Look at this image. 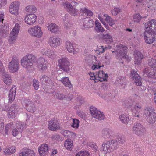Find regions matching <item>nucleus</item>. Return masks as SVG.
<instances>
[{
  "label": "nucleus",
  "instance_id": "8",
  "mask_svg": "<svg viewBox=\"0 0 156 156\" xmlns=\"http://www.w3.org/2000/svg\"><path fill=\"white\" fill-rule=\"evenodd\" d=\"M20 67L19 61L16 58H12L11 61L8 64V69L9 71L12 73L17 72Z\"/></svg>",
  "mask_w": 156,
  "mask_h": 156
},
{
  "label": "nucleus",
  "instance_id": "38",
  "mask_svg": "<svg viewBox=\"0 0 156 156\" xmlns=\"http://www.w3.org/2000/svg\"><path fill=\"white\" fill-rule=\"evenodd\" d=\"M101 38L105 41L107 44H111L113 41L112 37L108 34H103Z\"/></svg>",
  "mask_w": 156,
  "mask_h": 156
},
{
  "label": "nucleus",
  "instance_id": "61",
  "mask_svg": "<svg viewBox=\"0 0 156 156\" xmlns=\"http://www.w3.org/2000/svg\"><path fill=\"white\" fill-rule=\"evenodd\" d=\"M56 96L58 99L60 100H62L65 98L64 95L62 94L57 93Z\"/></svg>",
  "mask_w": 156,
  "mask_h": 156
},
{
  "label": "nucleus",
  "instance_id": "37",
  "mask_svg": "<svg viewBox=\"0 0 156 156\" xmlns=\"http://www.w3.org/2000/svg\"><path fill=\"white\" fill-rule=\"evenodd\" d=\"M64 146L66 149L71 150L73 147V142L71 139H67L65 141Z\"/></svg>",
  "mask_w": 156,
  "mask_h": 156
},
{
  "label": "nucleus",
  "instance_id": "24",
  "mask_svg": "<svg viewBox=\"0 0 156 156\" xmlns=\"http://www.w3.org/2000/svg\"><path fill=\"white\" fill-rule=\"evenodd\" d=\"M156 23V20H152L149 21L145 23L144 26V29L145 30V31H148L151 32H153V29L152 28V27L154 28L153 27L154 23Z\"/></svg>",
  "mask_w": 156,
  "mask_h": 156
},
{
  "label": "nucleus",
  "instance_id": "59",
  "mask_svg": "<svg viewBox=\"0 0 156 156\" xmlns=\"http://www.w3.org/2000/svg\"><path fill=\"white\" fill-rule=\"evenodd\" d=\"M89 74L90 76V79L94 80L95 82H98V81H97V74L96 75H95L94 73H93L91 72L89 73Z\"/></svg>",
  "mask_w": 156,
  "mask_h": 156
},
{
  "label": "nucleus",
  "instance_id": "22",
  "mask_svg": "<svg viewBox=\"0 0 156 156\" xmlns=\"http://www.w3.org/2000/svg\"><path fill=\"white\" fill-rule=\"evenodd\" d=\"M82 21L83 23V26L85 28L92 27L94 24L93 20L90 18H85L83 19Z\"/></svg>",
  "mask_w": 156,
  "mask_h": 156
},
{
  "label": "nucleus",
  "instance_id": "6",
  "mask_svg": "<svg viewBox=\"0 0 156 156\" xmlns=\"http://www.w3.org/2000/svg\"><path fill=\"white\" fill-rule=\"evenodd\" d=\"M70 62L67 57L62 58L58 60V66L60 69L64 71L69 72L70 69Z\"/></svg>",
  "mask_w": 156,
  "mask_h": 156
},
{
  "label": "nucleus",
  "instance_id": "12",
  "mask_svg": "<svg viewBox=\"0 0 156 156\" xmlns=\"http://www.w3.org/2000/svg\"><path fill=\"white\" fill-rule=\"evenodd\" d=\"M48 43L51 48H56L60 46L61 39L58 37L53 36L48 38Z\"/></svg>",
  "mask_w": 156,
  "mask_h": 156
},
{
  "label": "nucleus",
  "instance_id": "53",
  "mask_svg": "<svg viewBox=\"0 0 156 156\" xmlns=\"http://www.w3.org/2000/svg\"><path fill=\"white\" fill-rule=\"evenodd\" d=\"M90 154L87 151H81L76 153L75 156H90Z\"/></svg>",
  "mask_w": 156,
  "mask_h": 156
},
{
  "label": "nucleus",
  "instance_id": "25",
  "mask_svg": "<svg viewBox=\"0 0 156 156\" xmlns=\"http://www.w3.org/2000/svg\"><path fill=\"white\" fill-rule=\"evenodd\" d=\"M21 64L22 67L28 71L30 70L33 67V63H31L26 61L23 58L21 60Z\"/></svg>",
  "mask_w": 156,
  "mask_h": 156
},
{
  "label": "nucleus",
  "instance_id": "52",
  "mask_svg": "<svg viewBox=\"0 0 156 156\" xmlns=\"http://www.w3.org/2000/svg\"><path fill=\"white\" fill-rule=\"evenodd\" d=\"M40 81L43 83L49 84L51 82V79L45 75H44L41 78Z\"/></svg>",
  "mask_w": 156,
  "mask_h": 156
},
{
  "label": "nucleus",
  "instance_id": "20",
  "mask_svg": "<svg viewBox=\"0 0 156 156\" xmlns=\"http://www.w3.org/2000/svg\"><path fill=\"white\" fill-rule=\"evenodd\" d=\"M102 136L105 139H108L115 137V133L112 129L108 128H104L102 131Z\"/></svg>",
  "mask_w": 156,
  "mask_h": 156
},
{
  "label": "nucleus",
  "instance_id": "26",
  "mask_svg": "<svg viewBox=\"0 0 156 156\" xmlns=\"http://www.w3.org/2000/svg\"><path fill=\"white\" fill-rule=\"evenodd\" d=\"M33 151L27 148L22 149L19 153V156H33Z\"/></svg>",
  "mask_w": 156,
  "mask_h": 156
},
{
  "label": "nucleus",
  "instance_id": "2",
  "mask_svg": "<svg viewBox=\"0 0 156 156\" xmlns=\"http://www.w3.org/2000/svg\"><path fill=\"white\" fill-rule=\"evenodd\" d=\"M119 147L117 141L115 140H111L103 142L101 147V151L105 153H110Z\"/></svg>",
  "mask_w": 156,
  "mask_h": 156
},
{
  "label": "nucleus",
  "instance_id": "62",
  "mask_svg": "<svg viewBox=\"0 0 156 156\" xmlns=\"http://www.w3.org/2000/svg\"><path fill=\"white\" fill-rule=\"evenodd\" d=\"M5 69L2 61L0 60V72H4Z\"/></svg>",
  "mask_w": 156,
  "mask_h": 156
},
{
  "label": "nucleus",
  "instance_id": "30",
  "mask_svg": "<svg viewBox=\"0 0 156 156\" xmlns=\"http://www.w3.org/2000/svg\"><path fill=\"white\" fill-rule=\"evenodd\" d=\"M48 150V145L46 144H42L38 148L39 153L41 156L46 155Z\"/></svg>",
  "mask_w": 156,
  "mask_h": 156
},
{
  "label": "nucleus",
  "instance_id": "4",
  "mask_svg": "<svg viewBox=\"0 0 156 156\" xmlns=\"http://www.w3.org/2000/svg\"><path fill=\"white\" fill-rule=\"evenodd\" d=\"M28 33L31 36L40 38L43 35V33L41 27L38 25L32 26L28 29Z\"/></svg>",
  "mask_w": 156,
  "mask_h": 156
},
{
  "label": "nucleus",
  "instance_id": "40",
  "mask_svg": "<svg viewBox=\"0 0 156 156\" xmlns=\"http://www.w3.org/2000/svg\"><path fill=\"white\" fill-rule=\"evenodd\" d=\"M48 30L53 33H56L58 31L59 27L55 23H51L48 27Z\"/></svg>",
  "mask_w": 156,
  "mask_h": 156
},
{
  "label": "nucleus",
  "instance_id": "17",
  "mask_svg": "<svg viewBox=\"0 0 156 156\" xmlns=\"http://www.w3.org/2000/svg\"><path fill=\"white\" fill-rule=\"evenodd\" d=\"M20 3L19 1L12 2L10 4L9 8V11L10 13L15 16L17 15L19 9Z\"/></svg>",
  "mask_w": 156,
  "mask_h": 156
},
{
  "label": "nucleus",
  "instance_id": "57",
  "mask_svg": "<svg viewBox=\"0 0 156 156\" xmlns=\"http://www.w3.org/2000/svg\"><path fill=\"white\" fill-rule=\"evenodd\" d=\"M39 82L35 79H34L33 81V86L34 88L36 90H37L39 87Z\"/></svg>",
  "mask_w": 156,
  "mask_h": 156
},
{
  "label": "nucleus",
  "instance_id": "50",
  "mask_svg": "<svg viewBox=\"0 0 156 156\" xmlns=\"http://www.w3.org/2000/svg\"><path fill=\"white\" fill-rule=\"evenodd\" d=\"M36 10V8L34 5H28L26 7V11L28 13H35Z\"/></svg>",
  "mask_w": 156,
  "mask_h": 156
},
{
  "label": "nucleus",
  "instance_id": "56",
  "mask_svg": "<svg viewBox=\"0 0 156 156\" xmlns=\"http://www.w3.org/2000/svg\"><path fill=\"white\" fill-rule=\"evenodd\" d=\"M9 30V27L5 25H1L0 27V32L6 33Z\"/></svg>",
  "mask_w": 156,
  "mask_h": 156
},
{
  "label": "nucleus",
  "instance_id": "1",
  "mask_svg": "<svg viewBox=\"0 0 156 156\" xmlns=\"http://www.w3.org/2000/svg\"><path fill=\"white\" fill-rule=\"evenodd\" d=\"M148 64L151 68L149 69L145 68L143 72L144 75L149 78L156 79V59L149 58L148 60Z\"/></svg>",
  "mask_w": 156,
  "mask_h": 156
},
{
  "label": "nucleus",
  "instance_id": "41",
  "mask_svg": "<svg viewBox=\"0 0 156 156\" xmlns=\"http://www.w3.org/2000/svg\"><path fill=\"white\" fill-rule=\"evenodd\" d=\"M13 106H11L9 108L7 113V115L9 118L13 119L17 116V112H13V109H14Z\"/></svg>",
  "mask_w": 156,
  "mask_h": 156
},
{
  "label": "nucleus",
  "instance_id": "64",
  "mask_svg": "<svg viewBox=\"0 0 156 156\" xmlns=\"http://www.w3.org/2000/svg\"><path fill=\"white\" fill-rule=\"evenodd\" d=\"M39 43L38 42L35 41L32 44V46L34 48H36L39 46Z\"/></svg>",
  "mask_w": 156,
  "mask_h": 156
},
{
  "label": "nucleus",
  "instance_id": "34",
  "mask_svg": "<svg viewBox=\"0 0 156 156\" xmlns=\"http://www.w3.org/2000/svg\"><path fill=\"white\" fill-rule=\"evenodd\" d=\"M60 81L65 87H68L69 89L72 88L73 86L68 77H63Z\"/></svg>",
  "mask_w": 156,
  "mask_h": 156
},
{
  "label": "nucleus",
  "instance_id": "43",
  "mask_svg": "<svg viewBox=\"0 0 156 156\" xmlns=\"http://www.w3.org/2000/svg\"><path fill=\"white\" fill-rule=\"evenodd\" d=\"M80 12L81 15H83L85 13L88 16H91L93 14V12L91 10H89L86 8H81Z\"/></svg>",
  "mask_w": 156,
  "mask_h": 156
},
{
  "label": "nucleus",
  "instance_id": "11",
  "mask_svg": "<svg viewBox=\"0 0 156 156\" xmlns=\"http://www.w3.org/2000/svg\"><path fill=\"white\" fill-rule=\"evenodd\" d=\"M116 48V52L118 53V55H119L121 59H128L129 57L126 55L127 48L126 46L119 44L117 46Z\"/></svg>",
  "mask_w": 156,
  "mask_h": 156
},
{
  "label": "nucleus",
  "instance_id": "14",
  "mask_svg": "<svg viewBox=\"0 0 156 156\" xmlns=\"http://www.w3.org/2000/svg\"><path fill=\"white\" fill-rule=\"evenodd\" d=\"M48 129L52 131H56L60 129L58 121L55 119H52L48 122Z\"/></svg>",
  "mask_w": 156,
  "mask_h": 156
},
{
  "label": "nucleus",
  "instance_id": "15",
  "mask_svg": "<svg viewBox=\"0 0 156 156\" xmlns=\"http://www.w3.org/2000/svg\"><path fill=\"white\" fill-rule=\"evenodd\" d=\"M22 105L26 110L30 112L34 113L36 110L35 105L30 100L25 99L22 102Z\"/></svg>",
  "mask_w": 156,
  "mask_h": 156
},
{
  "label": "nucleus",
  "instance_id": "46",
  "mask_svg": "<svg viewBox=\"0 0 156 156\" xmlns=\"http://www.w3.org/2000/svg\"><path fill=\"white\" fill-rule=\"evenodd\" d=\"M144 18L139 13L135 14L133 15L132 21L134 23H138L141 21L142 18Z\"/></svg>",
  "mask_w": 156,
  "mask_h": 156
},
{
  "label": "nucleus",
  "instance_id": "36",
  "mask_svg": "<svg viewBox=\"0 0 156 156\" xmlns=\"http://www.w3.org/2000/svg\"><path fill=\"white\" fill-rule=\"evenodd\" d=\"M103 16L105 17V21L111 27H112L115 24L116 22L117 21L116 20H113L111 16L106 14H105L103 15Z\"/></svg>",
  "mask_w": 156,
  "mask_h": 156
},
{
  "label": "nucleus",
  "instance_id": "18",
  "mask_svg": "<svg viewBox=\"0 0 156 156\" xmlns=\"http://www.w3.org/2000/svg\"><path fill=\"white\" fill-rule=\"evenodd\" d=\"M48 66V62L44 58L40 57L37 61V67L42 70H45Z\"/></svg>",
  "mask_w": 156,
  "mask_h": 156
},
{
  "label": "nucleus",
  "instance_id": "63",
  "mask_svg": "<svg viewBox=\"0 0 156 156\" xmlns=\"http://www.w3.org/2000/svg\"><path fill=\"white\" fill-rule=\"evenodd\" d=\"M78 114L82 118H84L86 116V114L83 112L81 111L78 112Z\"/></svg>",
  "mask_w": 156,
  "mask_h": 156
},
{
  "label": "nucleus",
  "instance_id": "49",
  "mask_svg": "<svg viewBox=\"0 0 156 156\" xmlns=\"http://www.w3.org/2000/svg\"><path fill=\"white\" fill-rule=\"evenodd\" d=\"M103 66V65H101L99 61L95 60L91 68L93 70H96Z\"/></svg>",
  "mask_w": 156,
  "mask_h": 156
},
{
  "label": "nucleus",
  "instance_id": "5",
  "mask_svg": "<svg viewBox=\"0 0 156 156\" xmlns=\"http://www.w3.org/2000/svg\"><path fill=\"white\" fill-rule=\"evenodd\" d=\"M77 4V3L75 2H72L71 3L68 2L63 3V6L64 8L66 9L68 12L74 16L77 15L78 14V10L75 7V6H76Z\"/></svg>",
  "mask_w": 156,
  "mask_h": 156
},
{
  "label": "nucleus",
  "instance_id": "29",
  "mask_svg": "<svg viewBox=\"0 0 156 156\" xmlns=\"http://www.w3.org/2000/svg\"><path fill=\"white\" fill-rule=\"evenodd\" d=\"M135 55V64L137 65L140 64L141 62V60L143 58V55L139 51H136L134 54Z\"/></svg>",
  "mask_w": 156,
  "mask_h": 156
},
{
  "label": "nucleus",
  "instance_id": "7",
  "mask_svg": "<svg viewBox=\"0 0 156 156\" xmlns=\"http://www.w3.org/2000/svg\"><path fill=\"white\" fill-rule=\"evenodd\" d=\"M20 25L18 23H16L14 27L10 32L8 42L11 44H13L17 39L20 30Z\"/></svg>",
  "mask_w": 156,
  "mask_h": 156
},
{
  "label": "nucleus",
  "instance_id": "47",
  "mask_svg": "<svg viewBox=\"0 0 156 156\" xmlns=\"http://www.w3.org/2000/svg\"><path fill=\"white\" fill-rule=\"evenodd\" d=\"M95 26L96 27L95 30L97 32H103L104 31V29L101 26L98 20H97L95 21Z\"/></svg>",
  "mask_w": 156,
  "mask_h": 156
},
{
  "label": "nucleus",
  "instance_id": "54",
  "mask_svg": "<svg viewBox=\"0 0 156 156\" xmlns=\"http://www.w3.org/2000/svg\"><path fill=\"white\" fill-rule=\"evenodd\" d=\"M72 119L73 121L71 124V126L75 129L78 128L79 127V121L76 119Z\"/></svg>",
  "mask_w": 156,
  "mask_h": 156
},
{
  "label": "nucleus",
  "instance_id": "39",
  "mask_svg": "<svg viewBox=\"0 0 156 156\" xmlns=\"http://www.w3.org/2000/svg\"><path fill=\"white\" fill-rule=\"evenodd\" d=\"M61 133L62 135L66 137L72 138L76 136V134L74 133L69 130H65L62 131Z\"/></svg>",
  "mask_w": 156,
  "mask_h": 156
},
{
  "label": "nucleus",
  "instance_id": "33",
  "mask_svg": "<svg viewBox=\"0 0 156 156\" xmlns=\"http://www.w3.org/2000/svg\"><path fill=\"white\" fill-rule=\"evenodd\" d=\"M16 151V147L12 146L4 149L3 152L5 155H9L15 153Z\"/></svg>",
  "mask_w": 156,
  "mask_h": 156
},
{
  "label": "nucleus",
  "instance_id": "45",
  "mask_svg": "<svg viewBox=\"0 0 156 156\" xmlns=\"http://www.w3.org/2000/svg\"><path fill=\"white\" fill-rule=\"evenodd\" d=\"M16 126L19 130L21 133L23 130L25 129L26 124L22 122L19 121L17 122L16 123Z\"/></svg>",
  "mask_w": 156,
  "mask_h": 156
},
{
  "label": "nucleus",
  "instance_id": "35",
  "mask_svg": "<svg viewBox=\"0 0 156 156\" xmlns=\"http://www.w3.org/2000/svg\"><path fill=\"white\" fill-rule=\"evenodd\" d=\"M26 61H27L31 63H33L36 60V58L35 56L32 54H29L23 58Z\"/></svg>",
  "mask_w": 156,
  "mask_h": 156
},
{
  "label": "nucleus",
  "instance_id": "10",
  "mask_svg": "<svg viewBox=\"0 0 156 156\" xmlns=\"http://www.w3.org/2000/svg\"><path fill=\"white\" fill-rule=\"evenodd\" d=\"M132 131L133 133L138 136H141L146 132L145 129L143 125L138 123L134 124L132 127Z\"/></svg>",
  "mask_w": 156,
  "mask_h": 156
},
{
  "label": "nucleus",
  "instance_id": "32",
  "mask_svg": "<svg viewBox=\"0 0 156 156\" xmlns=\"http://www.w3.org/2000/svg\"><path fill=\"white\" fill-rule=\"evenodd\" d=\"M2 77L4 83L8 86H10L12 83V80L10 75L7 73L3 74Z\"/></svg>",
  "mask_w": 156,
  "mask_h": 156
},
{
  "label": "nucleus",
  "instance_id": "21",
  "mask_svg": "<svg viewBox=\"0 0 156 156\" xmlns=\"http://www.w3.org/2000/svg\"><path fill=\"white\" fill-rule=\"evenodd\" d=\"M131 76L137 86L141 85V79L139 75L134 70L131 71Z\"/></svg>",
  "mask_w": 156,
  "mask_h": 156
},
{
  "label": "nucleus",
  "instance_id": "58",
  "mask_svg": "<svg viewBox=\"0 0 156 156\" xmlns=\"http://www.w3.org/2000/svg\"><path fill=\"white\" fill-rule=\"evenodd\" d=\"M11 106H13L14 109H13V112H14L15 111L17 112V115L19 114V111L20 110L19 107L16 104H14L12 105Z\"/></svg>",
  "mask_w": 156,
  "mask_h": 156
},
{
  "label": "nucleus",
  "instance_id": "44",
  "mask_svg": "<svg viewBox=\"0 0 156 156\" xmlns=\"http://www.w3.org/2000/svg\"><path fill=\"white\" fill-rule=\"evenodd\" d=\"M120 120L125 124H127L130 121V119L128 115L122 114L119 116Z\"/></svg>",
  "mask_w": 156,
  "mask_h": 156
},
{
  "label": "nucleus",
  "instance_id": "27",
  "mask_svg": "<svg viewBox=\"0 0 156 156\" xmlns=\"http://www.w3.org/2000/svg\"><path fill=\"white\" fill-rule=\"evenodd\" d=\"M97 81L99 80L101 82L107 81V78L108 77V74L105 73L102 70L99 71L97 74Z\"/></svg>",
  "mask_w": 156,
  "mask_h": 156
},
{
  "label": "nucleus",
  "instance_id": "13",
  "mask_svg": "<svg viewBox=\"0 0 156 156\" xmlns=\"http://www.w3.org/2000/svg\"><path fill=\"white\" fill-rule=\"evenodd\" d=\"M90 113L93 117L99 120H103L105 119V116L102 112L93 107H90Z\"/></svg>",
  "mask_w": 156,
  "mask_h": 156
},
{
  "label": "nucleus",
  "instance_id": "42",
  "mask_svg": "<svg viewBox=\"0 0 156 156\" xmlns=\"http://www.w3.org/2000/svg\"><path fill=\"white\" fill-rule=\"evenodd\" d=\"M13 125V122H11L7 124L5 126V129L4 136L8 135L11 130V128Z\"/></svg>",
  "mask_w": 156,
  "mask_h": 156
},
{
  "label": "nucleus",
  "instance_id": "48",
  "mask_svg": "<svg viewBox=\"0 0 156 156\" xmlns=\"http://www.w3.org/2000/svg\"><path fill=\"white\" fill-rule=\"evenodd\" d=\"M116 139V140L119 143L123 144L126 141V136L124 135L121 134L118 136Z\"/></svg>",
  "mask_w": 156,
  "mask_h": 156
},
{
  "label": "nucleus",
  "instance_id": "3",
  "mask_svg": "<svg viewBox=\"0 0 156 156\" xmlns=\"http://www.w3.org/2000/svg\"><path fill=\"white\" fill-rule=\"evenodd\" d=\"M154 112V109L152 107H147L145 108L144 114L147 117V121L150 124H153L156 121V113Z\"/></svg>",
  "mask_w": 156,
  "mask_h": 156
},
{
  "label": "nucleus",
  "instance_id": "31",
  "mask_svg": "<svg viewBox=\"0 0 156 156\" xmlns=\"http://www.w3.org/2000/svg\"><path fill=\"white\" fill-rule=\"evenodd\" d=\"M141 108V105L137 103L131 109V110L133 112V115L135 117H139V115L138 114L140 111Z\"/></svg>",
  "mask_w": 156,
  "mask_h": 156
},
{
  "label": "nucleus",
  "instance_id": "9",
  "mask_svg": "<svg viewBox=\"0 0 156 156\" xmlns=\"http://www.w3.org/2000/svg\"><path fill=\"white\" fill-rule=\"evenodd\" d=\"M40 52L42 55L47 56L52 60L55 59L57 56L55 51L50 48H42Z\"/></svg>",
  "mask_w": 156,
  "mask_h": 156
},
{
  "label": "nucleus",
  "instance_id": "16",
  "mask_svg": "<svg viewBox=\"0 0 156 156\" xmlns=\"http://www.w3.org/2000/svg\"><path fill=\"white\" fill-rule=\"evenodd\" d=\"M37 17L34 14H29L26 15L24 17V20L25 23L29 25H33L37 21Z\"/></svg>",
  "mask_w": 156,
  "mask_h": 156
},
{
  "label": "nucleus",
  "instance_id": "55",
  "mask_svg": "<svg viewBox=\"0 0 156 156\" xmlns=\"http://www.w3.org/2000/svg\"><path fill=\"white\" fill-rule=\"evenodd\" d=\"M121 9L119 8L115 7L111 10V12L114 16H116L121 11Z\"/></svg>",
  "mask_w": 156,
  "mask_h": 156
},
{
  "label": "nucleus",
  "instance_id": "19",
  "mask_svg": "<svg viewBox=\"0 0 156 156\" xmlns=\"http://www.w3.org/2000/svg\"><path fill=\"white\" fill-rule=\"evenodd\" d=\"M152 32L148 31H145L143 34L145 42L148 44H151L155 40V37L152 34Z\"/></svg>",
  "mask_w": 156,
  "mask_h": 156
},
{
  "label": "nucleus",
  "instance_id": "60",
  "mask_svg": "<svg viewBox=\"0 0 156 156\" xmlns=\"http://www.w3.org/2000/svg\"><path fill=\"white\" fill-rule=\"evenodd\" d=\"M20 132L19 130H18L16 128H13L12 131V134L14 136H17Z\"/></svg>",
  "mask_w": 156,
  "mask_h": 156
},
{
  "label": "nucleus",
  "instance_id": "51",
  "mask_svg": "<svg viewBox=\"0 0 156 156\" xmlns=\"http://www.w3.org/2000/svg\"><path fill=\"white\" fill-rule=\"evenodd\" d=\"M107 48V47H104L103 46H98L97 50L95 51V52L96 54L98 55L101 54L105 52V50Z\"/></svg>",
  "mask_w": 156,
  "mask_h": 156
},
{
  "label": "nucleus",
  "instance_id": "28",
  "mask_svg": "<svg viewBox=\"0 0 156 156\" xmlns=\"http://www.w3.org/2000/svg\"><path fill=\"white\" fill-rule=\"evenodd\" d=\"M16 90V87L13 85L9 91V101L10 102H12L14 100Z\"/></svg>",
  "mask_w": 156,
  "mask_h": 156
},
{
  "label": "nucleus",
  "instance_id": "23",
  "mask_svg": "<svg viewBox=\"0 0 156 156\" xmlns=\"http://www.w3.org/2000/svg\"><path fill=\"white\" fill-rule=\"evenodd\" d=\"M65 47L69 53H73V54H77L79 51L78 49H75L73 48V44L69 41H67L65 43Z\"/></svg>",
  "mask_w": 156,
  "mask_h": 156
}]
</instances>
